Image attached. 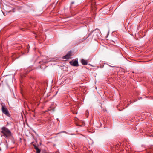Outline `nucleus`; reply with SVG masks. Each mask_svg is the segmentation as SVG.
Returning a JSON list of instances; mask_svg holds the SVG:
<instances>
[{
  "instance_id": "0eeeda50",
  "label": "nucleus",
  "mask_w": 153,
  "mask_h": 153,
  "mask_svg": "<svg viewBox=\"0 0 153 153\" xmlns=\"http://www.w3.org/2000/svg\"><path fill=\"white\" fill-rule=\"evenodd\" d=\"M35 149L36 150V153H40V150L37 147L35 146L34 147Z\"/></svg>"
},
{
  "instance_id": "dca6fc26",
  "label": "nucleus",
  "mask_w": 153,
  "mask_h": 153,
  "mask_svg": "<svg viewBox=\"0 0 153 153\" xmlns=\"http://www.w3.org/2000/svg\"><path fill=\"white\" fill-rule=\"evenodd\" d=\"M50 111V110H48V111Z\"/></svg>"
},
{
  "instance_id": "7ed1b4c3",
  "label": "nucleus",
  "mask_w": 153,
  "mask_h": 153,
  "mask_svg": "<svg viewBox=\"0 0 153 153\" xmlns=\"http://www.w3.org/2000/svg\"><path fill=\"white\" fill-rule=\"evenodd\" d=\"M70 65L74 66H78V62L77 60H72L69 62Z\"/></svg>"
},
{
  "instance_id": "1a4fd4ad",
  "label": "nucleus",
  "mask_w": 153,
  "mask_h": 153,
  "mask_svg": "<svg viewBox=\"0 0 153 153\" xmlns=\"http://www.w3.org/2000/svg\"><path fill=\"white\" fill-rule=\"evenodd\" d=\"M32 69H30V68H27V71H28V72H30V71Z\"/></svg>"
},
{
  "instance_id": "6e6552de",
  "label": "nucleus",
  "mask_w": 153,
  "mask_h": 153,
  "mask_svg": "<svg viewBox=\"0 0 153 153\" xmlns=\"http://www.w3.org/2000/svg\"><path fill=\"white\" fill-rule=\"evenodd\" d=\"M88 36L87 37H86L85 38H84V39H82V40H81V42H83L85 40V39H86L88 37Z\"/></svg>"
},
{
  "instance_id": "f257e3e1",
  "label": "nucleus",
  "mask_w": 153,
  "mask_h": 153,
  "mask_svg": "<svg viewBox=\"0 0 153 153\" xmlns=\"http://www.w3.org/2000/svg\"><path fill=\"white\" fill-rule=\"evenodd\" d=\"M0 132L1 133L3 134V135H1V137L4 136L5 138L7 139L9 138L12 136L11 131L5 127H2Z\"/></svg>"
},
{
  "instance_id": "423d86ee",
  "label": "nucleus",
  "mask_w": 153,
  "mask_h": 153,
  "mask_svg": "<svg viewBox=\"0 0 153 153\" xmlns=\"http://www.w3.org/2000/svg\"><path fill=\"white\" fill-rule=\"evenodd\" d=\"M81 63L84 65H86L88 64V61L87 60H85L83 59H82L81 60Z\"/></svg>"
},
{
  "instance_id": "4468645a",
  "label": "nucleus",
  "mask_w": 153,
  "mask_h": 153,
  "mask_svg": "<svg viewBox=\"0 0 153 153\" xmlns=\"http://www.w3.org/2000/svg\"><path fill=\"white\" fill-rule=\"evenodd\" d=\"M96 30H99L98 29H95Z\"/></svg>"
},
{
  "instance_id": "9d476101",
  "label": "nucleus",
  "mask_w": 153,
  "mask_h": 153,
  "mask_svg": "<svg viewBox=\"0 0 153 153\" xmlns=\"http://www.w3.org/2000/svg\"><path fill=\"white\" fill-rule=\"evenodd\" d=\"M86 115L87 116V117H88V110L87 111H86Z\"/></svg>"
},
{
  "instance_id": "20e7f679",
  "label": "nucleus",
  "mask_w": 153,
  "mask_h": 153,
  "mask_svg": "<svg viewBox=\"0 0 153 153\" xmlns=\"http://www.w3.org/2000/svg\"><path fill=\"white\" fill-rule=\"evenodd\" d=\"M72 53L71 51H69L67 54L63 57V59H66L70 58L71 56Z\"/></svg>"
},
{
  "instance_id": "9b49d317",
  "label": "nucleus",
  "mask_w": 153,
  "mask_h": 153,
  "mask_svg": "<svg viewBox=\"0 0 153 153\" xmlns=\"http://www.w3.org/2000/svg\"><path fill=\"white\" fill-rule=\"evenodd\" d=\"M149 153H153V150L152 149H150L149 152Z\"/></svg>"
},
{
  "instance_id": "f8f14e48",
  "label": "nucleus",
  "mask_w": 153,
  "mask_h": 153,
  "mask_svg": "<svg viewBox=\"0 0 153 153\" xmlns=\"http://www.w3.org/2000/svg\"><path fill=\"white\" fill-rule=\"evenodd\" d=\"M74 1H72L71 2V5L73 4H74Z\"/></svg>"
},
{
  "instance_id": "2eb2a0df",
  "label": "nucleus",
  "mask_w": 153,
  "mask_h": 153,
  "mask_svg": "<svg viewBox=\"0 0 153 153\" xmlns=\"http://www.w3.org/2000/svg\"><path fill=\"white\" fill-rule=\"evenodd\" d=\"M119 111H121V110H119Z\"/></svg>"
},
{
  "instance_id": "ddd939ff",
  "label": "nucleus",
  "mask_w": 153,
  "mask_h": 153,
  "mask_svg": "<svg viewBox=\"0 0 153 153\" xmlns=\"http://www.w3.org/2000/svg\"><path fill=\"white\" fill-rule=\"evenodd\" d=\"M21 30H22V31H23V28L21 29Z\"/></svg>"
},
{
  "instance_id": "f3484780",
  "label": "nucleus",
  "mask_w": 153,
  "mask_h": 153,
  "mask_svg": "<svg viewBox=\"0 0 153 153\" xmlns=\"http://www.w3.org/2000/svg\"><path fill=\"white\" fill-rule=\"evenodd\" d=\"M0 150H1V149H0Z\"/></svg>"
},
{
  "instance_id": "39448f33",
  "label": "nucleus",
  "mask_w": 153,
  "mask_h": 153,
  "mask_svg": "<svg viewBox=\"0 0 153 153\" xmlns=\"http://www.w3.org/2000/svg\"><path fill=\"white\" fill-rule=\"evenodd\" d=\"M14 9L13 8L11 7H8V8H7V10L6 11L7 12L9 13L12 11V10L13 12H14L15 11L14 10Z\"/></svg>"
},
{
  "instance_id": "f03ea898",
  "label": "nucleus",
  "mask_w": 153,
  "mask_h": 153,
  "mask_svg": "<svg viewBox=\"0 0 153 153\" xmlns=\"http://www.w3.org/2000/svg\"><path fill=\"white\" fill-rule=\"evenodd\" d=\"M1 110L2 112L6 116L10 117V115L9 113L8 109L5 105H2Z\"/></svg>"
}]
</instances>
